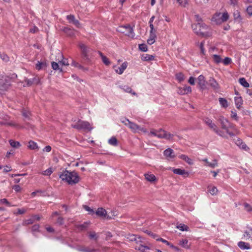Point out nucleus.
<instances>
[{"label":"nucleus","instance_id":"44","mask_svg":"<svg viewBox=\"0 0 252 252\" xmlns=\"http://www.w3.org/2000/svg\"><path fill=\"white\" fill-rule=\"evenodd\" d=\"M229 19V15L227 12L221 14V23L227 21Z\"/></svg>","mask_w":252,"mask_h":252},{"label":"nucleus","instance_id":"31","mask_svg":"<svg viewBox=\"0 0 252 252\" xmlns=\"http://www.w3.org/2000/svg\"><path fill=\"white\" fill-rule=\"evenodd\" d=\"M233 17H234V19L235 21H237L238 22H241L242 19L241 18V15H240V12L236 10H235L233 12Z\"/></svg>","mask_w":252,"mask_h":252},{"label":"nucleus","instance_id":"29","mask_svg":"<svg viewBox=\"0 0 252 252\" xmlns=\"http://www.w3.org/2000/svg\"><path fill=\"white\" fill-rule=\"evenodd\" d=\"M79 46L82 51L83 56L85 57H87L88 53L87 47L83 43L79 44Z\"/></svg>","mask_w":252,"mask_h":252},{"label":"nucleus","instance_id":"40","mask_svg":"<svg viewBox=\"0 0 252 252\" xmlns=\"http://www.w3.org/2000/svg\"><path fill=\"white\" fill-rule=\"evenodd\" d=\"M156 38V34H150L149 38L147 39V43L149 45L153 44L155 42V38Z\"/></svg>","mask_w":252,"mask_h":252},{"label":"nucleus","instance_id":"61","mask_svg":"<svg viewBox=\"0 0 252 252\" xmlns=\"http://www.w3.org/2000/svg\"><path fill=\"white\" fill-rule=\"evenodd\" d=\"M0 203H3V204H5L6 205H7L8 206H11L10 203L5 198H3V199H0Z\"/></svg>","mask_w":252,"mask_h":252},{"label":"nucleus","instance_id":"17","mask_svg":"<svg viewBox=\"0 0 252 252\" xmlns=\"http://www.w3.org/2000/svg\"><path fill=\"white\" fill-rule=\"evenodd\" d=\"M127 67V63L124 62L122 64L115 70V71L119 74H122Z\"/></svg>","mask_w":252,"mask_h":252},{"label":"nucleus","instance_id":"33","mask_svg":"<svg viewBox=\"0 0 252 252\" xmlns=\"http://www.w3.org/2000/svg\"><path fill=\"white\" fill-rule=\"evenodd\" d=\"M234 100L236 107L239 109L243 104V100L241 97H235Z\"/></svg>","mask_w":252,"mask_h":252},{"label":"nucleus","instance_id":"47","mask_svg":"<svg viewBox=\"0 0 252 252\" xmlns=\"http://www.w3.org/2000/svg\"><path fill=\"white\" fill-rule=\"evenodd\" d=\"M156 136L159 138H164V130L160 129L158 132Z\"/></svg>","mask_w":252,"mask_h":252},{"label":"nucleus","instance_id":"23","mask_svg":"<svg viewBox=\"0 0 252 252\" xmlns=\"http://www.w3.org/2000/svg\"><path fill=\"white\" fill-rule=\"evenodd\" d=\"M252 235V228L248 227V230L245 231L243 236L246 239H249L251 238V235Z\"/></svg>","mask_w":252,"mask_h":252},{"label":"nucleus","instance_id":"35","mask_svg":"<svg viewBox=\"0 0 252 252\" xmlns=\"http://www.w3.org/2000/svg\"><path fill=\"white\" fill-rule=\"evenodd\" d=\"M99 54L100 55V57H101V59H102L103 63L107 65H109L110 63V62L109 59L106 56H104L101 52H99Z\"/></svg>","mask_w":252,"mask_h":252},{"label":"nucleus","instance_id":"24","mask_svg":"<svg viewBox=\"0 0 252 252\" xmlns=\"http://www.w3.org/2000/svg\"><path fill=\"white\" fill-rule=\"evenodd\" d=\"M144 176L145 179L150 182H153L156 180V177L154 174L146 173L144 174Z\"/></svg>","mask_w":252,"mask_h":252},{"label":"nucleus","instance_id":"43","mask_svg":"<svg viewBox=\"0 0 252 252\" xmlns=\"http://www.w3.org/2000/svg\"><path fill=\"white\" fill-rule=\"evenodd\" d=\"M219 102L221 106L224 108H226L228 106L227 101L225 98H220Z\"/></svg>","mask_w":252,"mask_h":252},{"label":"nucleus","instance_id":"49","mask_svg":"<svg viewBox=\"0 0 252 252\" xmlns=\"http://www.w3.org/2000/svg\"><path fill=\"white\" fill-rule=\"evenodd\" d=\"M0 58L4 62H8L9 61L8 56L3 53H1Z\"/></svg>","mask_w":252,"mask_h":252},{"label":"nucleus","instance_id":"30","mask_svg":"<svg viewBox=\"0 0 252 252\" xmlns=\"http://www.w3.org/2000/svg\"><path fill=\"white\" fill-rule=\"evenodd\" d=\"M189 242L187 239H182L179 241V245L183 248L185 249H189V245L188 244Z\"/></svg>","mask_w":252,"mask_h":252},{"label":"nucleus","instance_id":"22","mask_svg":"<svg viewBox=\"0 0 252 252\" xmlns=\"http://www.w3.org/2000/svg\"><path fill=\"white\" fill-rule=\"evenodd\" d=\"M120 87L126 93H130L134 95H136V93L133 91L132 89L128 86H120Z\"/></svg>","mask_w":252,"mask_h":252},{"label":"nucleus","instance_id":"56","mask_svg":"<svg viewBox=\"0 0 252 252\" xmlns=\"http://www.w3.org/2000/svg\"><path fill=\"white\" fill-rule=\"evenodd\" d=\"M222 62L224 65H228L231 62V59L230 58L226 57L223 60H222Z\"/></svg>","mask_w":252,"mask_h":252},{"label":"nucleus","instance_id":"51","mask_svg":"<svg viewBox=\"0 0 252 252\" xmlns=\"http://www.w3.org/2000/svg\"><path fill=\"white\" fill-rule=\"evenodd\" d=\"M177 1L181 6L183 7H186V6L188 4V0H177Z\"/></svg>","mask_w":252,"mask_h":252},{"label":"nucleus","instance_id":"34","mask_svg":"<svg viewBox=\"0 0 252 252\" xmlns=\"http://www.w3.org/2000/svg\"><path fill=\"white\" fill-rule=\"evenodd\" d=\"M52 67L54 70H59L60 72L63 71L62 68L60 65L59 63H57L55 62H53L51 63Z\"/></svg>","mask_w":252,"mask_h":252},{"label":"nucleus","instance_id":"37","mask_svg":"<svg viewBox=\"0 0 252 252\" xmlns=\"http://www.w3.org/2000/svg\"><path fill=\"white\" fill-rule=\"evenodd\" d=\"M28 147L32 150H35L38 149V146L36 142L31 140L29 142Z\"/></svg>","mask_w":252,"mask_h":252},{"label":"nucleus","instance_id":"11","mask_svg":"<svg viewBox=\"0 0 252 252\" xmlns=\"http://www.w3.org/2000/svg\"><path fill=\"white\" fill-rule=\"evenodd\" d=\"M201 160L205 163V166H209L212 168H214L218 166V161L216 159H213L211 162H209L206 158H203Z\"/></svg>","mask_w":252,"mask_h":252},{"label":"nucleus","instance_id":"36","mask_svg":"<svg viewBox=\"0 0 252 252\" xmlns=\"http://www.w3.org/2000/svg\"><path fill=\"white\" fill-rule=\"evenodd\" d=\"M108 143L112 146H117L118 144V140L115 137H112L108 140Z\"/></svg>","mask_w":252,"mask_h":252},{"label":"nucleus","instance_id":"60","mask_svg":"<svg viewBox=\"0 0 252 252\" xmlns=\"http://www.w3.org/2000/svg\"><path fill=\"white\" fill-rule=\"evenodd\" d=\"M22 115L26 119H30V113L29 112L24 110L22 112Z\"/></svg>","mask_w":252,"mask_h":252},{"label":"nucleus","instance_id":"15","mask_svg":"<svg viewBox=\"0 0 252 252\" xmlns=\"http://www.w3.org/2000/svg\"><path fill=\"white\" fill-rule=\"evenodd\" d=\"M88 237L90 239L96 241L99 238L98 233H96L95 231H91L88 232Z\"/></svg>","mask_w":252,"mask_h":252},{"label":"nucleus","instance_id":"48","mask_svg":"<svg viewBox=\"0 0 252 252\" xmlns=\"http://www.w3.org/2000/svg\"><path fill=\"white\" fill-rule=\"evenodd\" d=\"M53 173V170L52 168H49L46 170L44 171L42 174L45 176H49Z\"/></svg>","mask_w":252,"mask_h":252},{"label":"nucleus","instance_id":"6","mask_svg":"<svg viewBox=\"0 0 252 252\" xmlns=\"http://www.w3.org/2000/svg\"><path fill=\"white\" fill-rule=\"evenodd\" d=\"M204 121L209 128L212 129L217 135L223 137H225L224 132L222 130L219 129L217 125L215 123H213L211 119L208 118H206L204 120Z\"/></svg>","mask_w":252,"mask_h":252},{"label":"nucleus","instance_id":"16","mask_svg":"<svg viewBox=\"0 0 252 252\" xmlns=\"http://www.w3.org/2000/svg\"><path fill=\"white\" fill-rule=\"evenodd\" d=\"M25 82L27 83L28 86H31L32 84H37L39 82V78L34 77L32 79H26Z\"/></svg>","mask_w":252,"mask_h":252},{"label":"nucleus","instance_id":"50","mask_svg":"<svg viewBox=\"0 0 252 252\" xmlns=\"http://www.w3.org/2000/svg\"><path fill=\"white\" fill-rule=\"evenodd\" d=\"M45 66H46L45 63L38 62V63H37L36 64L35 68L36 69L39 70L41 69L42 68H43L44 67H45Z\"/></svg>","mask_w":252,"mask_h":252},{"label":"nucleus","instance_id":"3","mask_svg":"<svg viewBox=\"0 0 252 252\" xmlns=\"http://www.w3.org/2000/svg\"><path fill=\"white\" fill-rule=\"evenodd\" d=\"M17 77L15 73L9 76L2 75L0 79V93L2 94L7 91L11 85V80Z\"/></svg>","mask_w":252,"mask_h":252},{"label":"nucleus","instance_id":"42","mask_svg":"<svg viewBox=\"0 0 252 252\" xmlns=\"http://www.w3.org/2000/svg\"><path fill=\"white\" fill-rule=\"evenodd\" d=\"M239 82L241 85H242L243 87L245 88H248L249 87V84L247 82V81L244 78H240L239 80Z\"/></svg>","mask_w":252,"mask_h":252},{"label":"nucleus","instance_id":"7","mask_svg":"<svg viewBox=\"0 0 252 252\" xmlns=\"http://www.w3.org/2000/svg\"><path fill=\"white\" fill-rule=\"evenodd\" d=\"M71 126L78 130L83 129L91 130L92 129V127L89 122L81 120H79L75 124L72 125Z\"/></svg>","mask_w":252,"mask_h":252},{"label":"nucleus","instance_id":"14","mask_svg":"<svg viewBox=\"0 0 252 252\" xmlns=\"http://www.w3.org/2000/svg\"><path fill=\"white\" fill-rule=\"evenodd\" d=\"M212 21L215 22L217 24H221V13H216L212 17Z\"/></svg>","mask_w":252,"mask_h":252},{"label":"nucleus","instance_id":"45","mask_svg":"<svg viewBox=\"0 0 252 252\" xmlns=\"http://www.w3.org/2000/svg\"><path fill=\"white\" fill-rule=\"evenodd\" d=\"M213 60L216 63H219L222 62V59L220 56L218 55H213Z\"/></svg>","mask_w":252,"mask_h":252},{"label":"nucleus","instance_id":"27","mask_svg":"<svg viewBox=\"0 0 252 252\" xmlns=\"http://www.w3.org/2000/svg\"><path fill=\"white\" fill-rule=\"evenodd\" d=\"M176 228L182 231H188L189 230V227L183 223L177 224Z\"/></svg>","mask_w":252,"mask_h":252},{"label":"nucleus","instance_id":"62","mask_svg":"<svg viewBox=\"0 0 252 252\" xmlns=\"http://www.w3.org/2000/svg\"><path fill=\"white\" fill-rule=\"evenodd\" d=\"M39 225L38 224H35L32 227V231L34 232H37L39 230Z\"/></svg>","mask_w":252,"mask_h":252},{"label":"nucleus","instance_id":"26","mask_svg":"<svg viewBox=\"0 0 252 252\" xmlns=\"http://www.w3.org/2000/svg\"><path fill=\"white\" fill-rule=\"evenodd\" d=\"M238 247L242 250H248L250 249L249 244L243 241H240L238 244Z\"/></svg>","mask_w":252,"mask_h":252},{"label":"nucleus","instance_id":"32","mask_svg":"<svg viewBox=\"0 0 252 252\" xmlns=\"http://www.w3.org/2000/svg\"><path fill=\"white\" fill-rule=\"evenodd\" d=\"M154 59V56L149 54H143L141 56V60L144 61H152Z\"/></svg>","mask_w":252,"mask_h":252},{"label":"nucleus","instance_id":"2","mask_svg":"<svg viewBox=\"0 0 252 252\" xmlns=\"http://www.w3.org/2000/svg\"><path fill=\"white\" fill-rule=\"evenodd\" d=\"M218 120L221 125V128L225 130L226 132L230 136H234L235 134L238 133V130L235 126L230 123L223 116H220Z\"/></svg>","mask_w":252,"mask_h":252},{"label":"nucleus","instance_id":"28","mask_svg":"<svg viewBox=\"0 0 252 252\" xmlns=\"http://www.w3.org/2000/svg\"><path fill=\"white\" fill-rule=\"evenodd\" d=\"M141 243H139V244H137L138 246H136L135 247V249L140 251L141 252H145L146 250H149V248L147 246H144L141 244Z\"/></svg>","mask_w":252,"mask_h":252},{"label":"nucleus","instance_id":"64","mask_svg":"<svg viewBox=\"0 0 252 252\" xmlns=\"http://www.w3.org/2000/svg\"><path fill=\"white\" fill-rule=\"evenodd\" d=\"M247 12L249 15L252 16V5H250L247 7Z\"/></svg>","mask_w":252,"mask_h":252},{"label":"nucleus","instance_id":"20","mask_svg":"<svg viewBox=\"0 0 252 252\" xmlns=\"http://www.w3.org/2000/svg\"><path fill=\"white\" fill-rule=\"evenodd\" d=\"M63 31L68 36L72 37L75 35V32L73 30L68 28L67 27H64Z\"/></svg>","mask_w":252,"mask_h":252},{"label":"nucleus","instance_id":"13","mask_svg":"<svg viewBox=\"0 0 252 252\" xmlns=\"http://www.w3.org/2000/svg\"><path fill=\"white\" fill-rule=\"evenodd\" d=\"M164 156L168 158H173L175 157L174 151L171 148L166 149L163 152Z\"/></svg>","mask_w":252,"mask_h":252},{"label":"nucleus","instance_id":"52","mask_svg":"<svg viewBox=\"0 0 252 252\" xmlns=\"http://www.w3.org/2000/svg\"><path fill=\"white\" fill-rule=\"evenodd\" d=\"M209 191L212 195H216L218 193V190L216 187H213L209 190Z\"/></svg>","mask_w":252,"mask_h":252},{"label":"nucleus","instance_id":"55","mask_svg":"<svg viewBox=\"0 0 252 252\" xmlns=\"http://www.w3.org/2000/svg\"><path fill=\"white\" fill-rule=\"evenodd\" d=\"M245 209L248 212L252 211V207L248 203H245L244 204Z\"/></svg>","mask_w":252,"mask_h":252},{"label":"nucleus","instance_id":"19","mask_svg":"<svg viewBox=\"0 0 252 252\" xmlns=\"http://www.w3.org/2000/svg\"><path fill=\"white\" fill-rule=\"evenodd\" d=\"M209 84L211 87L214 90H218L219 88V85L218 83L217 82L216 80L211 78L209 80Z\"/></svg>","mask_w":252,"mask_h":252},{"label":"nucleus","instance_id":"4","mask_svg":"<svg viewBox=\"0 0 252 252\" xmlns=\"http://www.w3.org/2000/svg\"><path fill=\"white\" fill-rule=\"evenodd\" d=\"M191 28L194 32L198 36L204 37L209 35V33L207 31L208 27L204 23L193 24Z\"/></svg>","mask_w":252,"mask_h":252},{"label":"nucleus","instance_id":"39","mask_svg":"<svg viewBox=\"0 0 252 252\" xmlns=\"http://www.w3.org/2000/svg\"><path fill=\"white\" fill-rule=\"evenodd\" d=\"M174 134H171L164 130V138L168 140H172L173 139Z\"/></svg>","mask_w":252,"mask_h":252},{"label":"nucleus","instance_id":"53","mask_svg":"<svg viewBox=\"0 0 252 252\" xmlns=\"http://www.w3.org/2000/svg\"><path fill=\"white\" fill-rule=\"evenodd\" d=\"M59 63L60 65L62 68V66L63 65H68L69 63L66 59H63L62 61H59Z\"/></svg>","mask_w":252,"mask_h":252},{"label":"nucleus","instance_id":"38","mask_svg":"<svg viewBox=\"0 0 252 252\" xmlns=\"http://www.w3.org/2000/svg\"><path fill=\"white\" fill-rule=\"evenodd\" d=\"M9 142L10 146L13 148H17L20 147L21 146L20 142H19L18 141H14L13 140H9Z\"/></svg>","mask_w":252,"mask_h":252},{"label":"nucleus","instance_id":"1","mask_svg":"<svg viewBox=\"0 0 252 252\" xmlns=\"http://www.w3.org/2000/svg\"><path fill=\"white\" fill-rule=\"evenodd\" d=\"M59 177L62 181H65L71 185L76 184L80 181V177L77 172L67 170H63L59 175Z\"/></svg>","mask_w":252,"mask_h":252},{"label":"nucleus","instance_id":"57","mask_svg":"<svg viewBox=\"0 0 252 252\" xmlns=\"http://www.w3.org/2000/svg\"><path fill=\"white\" fill-rule=\"evenodd\" d=\"M34 222V219H33L32 217L29 219L25 220V221L24 222V223L25 224L28 225L30 224H32Z\"/></svg>","mask_w":252,"mask_h":252},{"label":"nucleus","instance_id":"5","mask_svg":"<svg viewBox=\"0 0 252 252\" xmlns=\"http://www.w3.org/2000/svg\"><path fill=\"white\" fill-rule=\"evenodd\" d=\"M117 31L132 38L135 36L133 29L129 24L119 26L117 29Z\"/></svg>","mask_w":252,"mask_h":252},{"label":"nucleus","instance_id":"41","mask_svg":"<svg viewBox=\"0 0 252 252\" xmlns=\"http://www.w3.org/2000/svg\"><path fill=\"white\" fill-rule=\"evenodd\" d=\"M78 251L82 252H98V251L96 249H90L87 248H79L78 249Z\"/></svg>","mask_w":252,"mask_h":252},{"label":"nucleus","instance_id":"8","mask_svg":"<svg viewBox=\"0 0 252 252\" xmlns=\"http://www.w3.org/2000/svg\"><path fill=\"white\" fill-rule=\"evenodd\" d=\"M128 127L131 129L132 131L133 132H136L139 131H142L143 132H146V130L142 127H141L138 125L132 122H130Z\"/></svg>","mask_w":252,"mask_h":252},{"label":"nucleus","instance_id":"10","mask_svg":"<svg viewBox=\"0 0 252 252\" xmlns=\"http://www.w3.org/2000/svg\"><path fill=\"white\" fill-rule=\"evenodd\" d=\"M126 238L129 241H135L136 244L142 243L141 237L140 236H137V235L134 234H128L126 236Z\"/></svg>","mask_w":252,"mask_h":252},{"label":"nucleus","instance_id":"46","mask_svg":"<svg viewBox=\"0 0 252 252\" xmlns=\"http://www.w3.org/2000/svg\"><path fill=\"white\" fill-rule=\"evenodd\" d=\"M176 77L177 79L180 82H182L185 79L184 75L181 72L177 73L176 75Z\"/></svg>","mask_w":252,"mask_h":252},{"label":"nucleus","instance_id":"12","mask_svg":"<svg viewBox=\"0 0 252 252\" xmlns=\"http://www.w3.org/2000/svg\"><path fill=\"white\" fill-rule=\"evenodd\" d=\"M66 19L69 23L74 24L77 28L80 26V23L78 20H76L73 15H69L66 16Z\"/></svg>","mask_w":252,"mask_h":252},{"label":"nucleus","instance_id":"18","mask_svg":"<svg viewBox=\"0 0 252 252\" xmlns=\"http://www.w3.org/2000/svg\"><path fill=\"white\" fill-rule=\"evenodd\" d=\"M173 172L178 175H185L186 176L189 175V173L185 170L180 168L174 169Z\"/></svg>","mask_w":252,"mask_h":252},{"label":"nucleus","instance_id":"63","mask_svg":"<svg viewBox=\"0 0 252 252\" xmlns=\"http://www.w3.org/2000/svg\"><path fill=\"white\" fill-rule=\"evenodd\" d=\"M72 65L74 66H75V67H77L79 68H80V69H83V67L80 64H79L77 62H75L74 61H73L72 62Z\"/></svg>","mask_w":252,"mask_h":252},{"label":"nucleus","instance_id":"59","mask_svg":"<svg viewBox=\"0 0 252 252\" xmlns=\"http://www.w3.org/2000/svg\"><path fill=\"white\" fill-rule=\"evenodd\" d=\"M184 88V91L186 93V94H188L191 92V88L189 86H185Z\"/></svg>","mask_w":252,"mask_h":252},{"label":"nucleus","instance_id":"9","mask_svg":"<svg viewBox=\"0 0 252 252\" xmlns=\"http://www.w3.org/2000/svg\"><path fill=\"white\" fill-rule=\"evenodd\" d=\"M197 83L201 90H203L206 89V82L203 75H200L198 77Z\"/></svg>","mask_w":252,"mask_h":252},{"label":"nucleus","instance_id":"54","mask_svg":"<svg viewBox=\"0 0 252 252\" xmlns=\"http://www.w3.org/2000/svg\"><path fill=\"white\" fill-rule=\"evenodd\" d=\"M139 49L140 51L143 52H146L147 51V45L145 44H141L139 45Z\"/></svg>","mask_w":252,"mask_h":252},{"label":"nucleus","instance_id":"25","mask_svg":"<svg viewBox=\"0 0 252 252\" xmlns=\"http://www.w3.org/2000/svg\"><path fill=\"white\" fill-rule=\"evenodd\" d=\"M179 158L186 161L189 165H192L193 164L192 160L185 155H181L179 156Z\"/></svg>","mask_w":252,"mask_h":252},{"label":"nucleus","instance_id":"58","mask_svg":"<svg viewBox=\"0 0 252 252\" xmlns=\"http://www.w3.org/2000/svg\"><path fill=\"white\" fill-rule=\"evenodd\" d=\"M150 28V34H156V31L154 29L153 24L149 25Z\"/></svg>","mask_w":252,"mask_h":252},{"label":"nucleus","instance_id":"21","mask_svg":"<svg viewBox=\"0 0 252 252\" xmlns=\"http://www.w3.org/2000/svg\"><path fill=\"white\" fill-rule=\"evenodd\" d=\"M96 214L99 217H105L107 214V212L103 208H98L96 212Z\"/></svg>","mask_w":252,"mask_h":252}]
</instances>
